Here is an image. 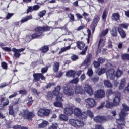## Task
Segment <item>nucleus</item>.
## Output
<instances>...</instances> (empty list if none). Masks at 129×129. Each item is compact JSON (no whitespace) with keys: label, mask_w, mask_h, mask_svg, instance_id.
Listing matches in <instances>:
<instances>
[{"label":"nucleus","mask_w":129,"mask_h":129,"mask_svg":"<svg viewBox=\"0 0 129 129\" xmlns=\"http://www.w3.org/2000/svg\"><path fill=\"white\" fill-rule=\"evenodd\" d=\"M122 107L123 108L119 113L120 118L117 119V123H118V127L119 129H122L123 126L125 125V119H124V117L127 115L126 112L129 111V107L125 104H123Z\"/></svg>","instance_id":"1"},{"label":"nucleus","mask_w":129,"mask_h":129,"mask_svg":"<svg viewBox=\"0 0 129 129\" xmlns=\"http://www.w3.org/2000/svg\"><path fill=\"white\" fill-rule=\"evenodd\" d=\"M60 90H61V86H57L55 88V90L53 91V95L57 96L56 98V100L57 101L62 100V98H63V94L62 93H60Z\"/></svg>","instance_id":"2"},{"label":"nucleus","mask_w":129,"mask_h":129,"mask_svg":"<svg viewBox=\"0 0 129 129\" xmlns=\"http://www.w3.org/2000/svg\"><path fill=\"white\" fill-rule=\"evenodd\" d=\"M70 124L73 125V126H75V127H79L80 126H83L84 125V122L83 121L74 119H71L69 120Z\"/></svg>","instance_id":"3"},{"label":"nucleus","mask_w":129,"mask_h":129,"mask_svg":"<svg viewBox=\"0 0 129 129\" xmlns=\"http://www.w3.org/2000/svg\"><path fill=\"white\" fill-rule=\"evenodd\" d=\"M23 113L19 114V115H22L26 119L31 120L33 117H35V114L33 112H29L28 110H24Z\"/></svg>","instance_id":"4"},{"label":"nucleus","mask_w":129,"mask_h":129,"mask_svg":"<svg viewBox=\"0 0 129 129\" xmlns=\"http://www.w3.org/2000/svg\"><path fill=\"white\" fill-rule=\"evenodd\" d=\"M85 102L88 108H92V107H94L96 105V101L92 98H87L85 100Z\"/></svg>","instance_id":"5"},{"label":"nucleus","mask_w":129,"mask_h":129,"mask_svg":"<svg viewBox=\"0 0 129 129\" xmlns=\"http://www.w3.org/2000/svg\"><path fill=\"white\" fill-rule=\"evenodd\" d=\"M37 114L38 115L41 117L49 116L50 114V110L41 108L38 110Z\"/></svg>","instance_id":"6"},{"label":"nucleus","mask_w":129,"mask_h":129,"mask_svg":"<svg viewBox=\"0 0 129 129\" xmlns=\"http://www.w3.org/2000/svg\"><path fill=\"white\" fill-rule=\"evenodd\" d=\"M63 92L65 95H67L68 96H73V94H74L73 89L67 87L63 88Z\"/></svg>","instance_id":"7"},{"label":"nucleus","mask_w":129,"mask_h":129,"mask_svg":"<svg viewBox=\"0 0 129 129\" xmlns=\"http://www.w3.org/2000/svg\"><path fill=\"white\" fill-rule=\"evenodd\" d=\"M65 108L64 109V113L67 115H71L73 113V108L68 104L64 105Z\"/></svg>","instance_id":"8"},{"label":"nucleus","mask_w":129,"mask_h":129,"mask_svg":"<svg viewBox=\"0 0 129 129\" xmlns=\"http://www.w3.org/2000/svg\"><path fill=\"white\" fill-rule=\"evenodd\" d=\"M115 96V97L113 100V104L114 106L118 105V103H119V101H120V92H116Z\"/></svg>","instance_id":"9"},{"label":"nucleus","mask_w":129,"mask_h":129,"mask_svg":"<svg viewBox=\"0 0 129 129\" xmlns=\"http://www.w3.org/2000/svg\"><path fill=\"white\" fill-rule=\"evenodd\" d=\"M94 120L96 122H105V121H107V118L106 116H97L94 118Z\"/></svg>","instance_id":"10"},{"label":"nucleus","mask_w":129,"mask_h":129,"mask_svg":"<svg viewBox=\"0 0 129 129\" xmlns=\"http://www.w3.org/2000/svg\"><path fill=\"white\" fill-rule=\"evenodd\" d=\"M12 52L14 53V57L16 58H19L21 56V52H24L25 51V48H21L19 49H17L15 48H13L12 50Z\"/></svg>","instance_id":"11"},{"label":"nucleus","mask_w":129,"mask_h":129,"mask_svg":"<svg viewBox=\"0 0 129 129\" xmlns=\"http://www.w3.org/2000/svg\"><path fill=\"white\" fill-rule=\"evenodd\" d=\"M85 91H86L87 94H89L90 96H91L93 94V90L92 87L90 86L89 84H86L84 87Z\"/></svg>","instance_id":"12"},{"label":"nucleus","mask_w":129,"mask_h":129,"mask_svg":"<svg viewBox=\"0 0 129 129\" xmlns=\"http://www.w3.org/2000/svg\"><path fill=\"white\" fill-rule=\"evenodd\" d=\"M104 95H105V93L102 90H98L95 93V97L96 98H102V97H104Z\"/></svg>","instance_id":"13"},{"label":"nucleus","mask_w":129,"mask_h":129,"mask_svg":"<svg viewBox=\"0 0 129 129\" xmlns=\"http://www.w3.org/2000/svg\"><path fill=\"white\" fill-rule=\"evenodd\" d=\"M106 75L108 78L110 79H113L114 78L115 75H114V70L110 69L106 72Z\"/></svg>","instance_id":"14"},{"label":"nucleus","mask_w":129,"mask_h":129,"mask_svg":"<svg viewBox=\"0 0 129 129\" xmlns=\"http://www.w3.org/2000/svg\"><path fill=\"white\" fill-rule=\"evenodd\" d=\"M35 32H46L47 31H50V27L46 26L45 27L39 26L35 28Z\"/></svg>","instance_id":"15"},{"label":"nucleus","mask_w":129,"mask_h":129,"mask_svg":"<svg viewBox=\"0 0 129 129\" xmlns=\"http://www.w3.org/2000/svg\"><path fill=\"white\" fill-rule=\"evenodd\" d=\"M33 77L36 81H39L40 78L42 79V80H45V79H46V78H45V77L43 76V74L41 73H36L33 74Z\"/></svg>","instance_id":"16"},{"label":"nucleus","mask_w":129,"mask_h":129,"mask_svg":"<svg viewBox=\"0 0 129 129\" xmlns=\"http://www.w3.org/2000/svg\"><path fill=\"white\" fill-rule=\"evenodd\" d=\"M84 92L83 89H82V87L80 86H76L75 88V93L76 94H82Z\"/></svg>","instance_id":"17"},{"label":"nucleus","mask_w":129,"mask_h":129,"mask_svg":"<svg viewBox=\"0 0 129 129\" xmlns=\"http://www.w3.org/2000/svg\"><path fill=\"white\" fill-rule=\"evenodd\" d=\"M105 43V39H100L99 42V44H98V51H99V52H100L101 51V47H103V46H104V44Z\"/></svg>","instance_id":"18"},{"label":"nucleus","mask_w":129,"mask_h":129,"mask_svg":"<svg viewBox=\"0 0 129 129\" xmlns=\"http://www.w3.org/2000/svg\"><path fill=\"white\" fill-rule=\"evenodd\" d=\"M118 31L122 39H124V38H126V34H125V32H124V30H123V29H121V28L120 27H118Z\"/></svg>","instance_id":"19"},{"label":"nucleus","mask_w":129,"mask_h":129,"mask_svg":"<svg viewBox=\"0 0 129 129\" xmlns=\"http://www.w3.org/2000/svg\"><path fill=\"white\" fill-rule=\"evenodd\" d=\"M1 101L3 103V107H5V106H8L9 103H10V101H9V99H6V98L5 97L2 98L1 99Z\"/></svg>","instance_id":"20"},{"label":"nucleus","mask_w":129,"mask_h":129,"mask_svg":"<svg viewBox=\"0 0 129 129\" xmlns=\"http://www.w3.org/2000/svg\"><path fill=\"white\" fill-rule=\"evenodd\" d=\"M99 21V16L95 15L93 20V21L92 23V26L93 27H96L97 25V23Z\"/></svg>","instance_id":"21"},{"label":"nucleus","mask_w":129,"mask_h":129,"mask_svg":"<svg viewBox=\"0 0 129 129\" xmlns=\"http://www.w3.org/2000/svg\"><path fill=\"white\" fill-rule=\"evenodd\" d=\"M47 125H49V122L44 120L38 125V127L39 128H44V127H46Z\"/></svg>","instance_id":"22"},{"label":"nucleus","mask_w":129,"mask_h":129,"mask_svg":"<svg viewBox=\"0 0 129 129\" xmlns=\"http://www.w3.org/2000/svg\"><path fill=\"white\" fill-rule=\"evenodd\" d=\"M125 83H126V81L125 80V79L123 78L121 79V82L120 84V86L119 87V89L120 90H121V89H123V87L125 86Z\"/></svg>","instance_id":"23"},{"label":"nucleus","mask_w":129,"mask_h":129,"mask_svg":"<svg viewBox=\"0 0 129 129\" xmlns=\"http://www.w3.org/2000/svg\"><path fill=\"white\" fill-rule=\"evenodd\" d=\"M74 114L77 117H79L80 116V114H81V110L78 108H76L74 110Z\"/></svg>","instance_id":"24"},{"label":"nucleus","mask_w":129,"mask_h":129,"mask_svg":"<svg viewBox=\"0 0 129 129\" xmlns=\"http://www.w3.org/2000/svg\"><path fill=\"white\" fill-rule=\"evenodd\" d=\"M9 114V115H14L15 114V112L14 111V106L9 105L8 107Z\"/></svg>","instance_id":"25"},{"label":"nucleus","mask_w":129,"mask_h":129,"mask_svg":"<svg viewBox=\"0 0 129 129\" xmlns=\"http://www.w3.org/2000/svg\"><path fill=\"white\" fill-rule=\"evenodd\" d=\"M112 21H118L119 20V14L114 13L111 16Z\"/></svg>","instance_id":"26"},{"label":"nucleus","mask_w":129,"mask_h":129,"mask_svg":"<svg viewBox=\"0 0 129 129\" xmlns=\"http://www.w3.org/2000/svg\"><path fill=\"white\" fill-rule=\"evenodd\" d=\"M75 72L73 70H70L68 72H67L66 73V76L68 77H74V76L75 75Z\"/></svg>","instance_id":"27"},{"label":"nucleus","mask_w":129,"mask_h":129,"mask_svg":"<svg viewBox=\"0 0 129 129\" xmlns=\"http://www.w3.org/2000/svg\"><path fill=\"white\" fill-rule=\"evenodd\" d=\"M31 19H33V17H32V15L27 16L22 19V20H21V22L25 23V22H27V21H29V20H31Z\"/></svg>","instance_id":"28"},{"label":"nucleus","mask_w":129,"mask_h":129,"mask_svg":"<svg viewBox=\"0 0 129 129\" xmlns=\"http://www.w3.org/2000/svg\"><path fill=\"white\" fill-rule=\"evenodd\" d=\"M60 67V63L55 62L53 65V70L55 72H58L59 70V67Z\"/></svg>","instance_id":"29"},{"label":"nucleus","mask_w":129,"mask_h":129,"mask_svg":"<svg viewBox=\"0 0 129 129\" xmlns=\"http://www.w3.org/2000/svg\"><path fill=\"white\" fill-rule=\"evenodd\" d=\"M53 105L55 106V107H60L62 108L63 107V103L61 102L56 101L53 103Z\"/></svg>","instance_id":"30"},{"label":"nucleus","mask_w":129,"mask_h":129,"mask_svg":"<svg viewBox=\"0 0 129 129\" xmlns=\"http://www.w3.org/2000/svg\"><path fill=\"white\" fill-rule=\"evenodd\" d=\"M109 31V28H107L105 30H103L102 33L100 34V37H104V36L107 35L108 31Z\"/></svg>","instance_id":"31"},{"label":"nucleus","mask_w":129,"mask_h":129,"mask_svg":"<svg viewBox=\"0 0 129 129\" xmlns=\"http://www.w3.org/2000/svg\"><path fill=\"white\" fill-rule=\"evenodd\" d=\"M77 46L80 50H82V49L85 47V44H84L82 42H78Z\"/></svg>","instance_id":"32"},{"label":"nucleus","mask_w":129,"mask_h":129,"mask_svg":"<svg viewBox=\"0 0 129 129\" xmlns=\"http://www.w3.org/2000/svg\"><path fill=\"white\" fill-rule=\"evenodd\" d=\"M105 86H106L107 87H108L109 88H110V87H112V85L109 82L108 80H105L104 82Z\"/></svg>","instance_id":"33"},{"label":"nucleus","mask_w":129,"mask_h":129,"mask_svg":"<svg viewBox=\"0 0 129 129\" xmlns=\"http://www.w3.org/2000/svg\"><path fill=\"white\" fill-rule=\"evenodd\" d=\"M71 48L70 46L66 47H63L62 48H61V51H59V54H62V53L64 52H66V51L69 50Z\"/></svg>","instance_id":"34"},{"label":"nucleus","mask_w":129,"mask_h":129,"mask_svg":"<svg viewBox=\"0 0 129 129\" xmlns=\"http://www.w3.org/2000/svg\"><path fill=\"white\" fill-rule=\"evenodd\" d=\"M79 117L81 118V119L86 118V117H87V114L85 112L81 113Z\"/></svg>","instance_id":"35"},{"label":"nucleus","mask_w":129,"mask_h":129,"mask_svg":"<svg viewBox=\"0 0 129 129\" xmlns=\"http://www.w3.org/2000/svg\"><path fill=\"white\" fill-rule=\"evenodd\" d=\"M111 34L113 37H117V32L116 29L114 28L111 31Z\"/></svg>","instance_id":"36"},{"label":"nucleus","mask_w":129,"mask_h":129,"mask_svg":"<svg viewBox=\"0 0 129 129\" xmlns=\"http://www.w3.org/2000/svg\"><path fill=\"white\" fill-rule=\"evenodd\" d=\"M42 35V33H34L31 36V38L32 39H36V38H39V37H41Z\"/></svg>","instance_id":"37"},{"label":"nucleus","mask_w":129,"mask_h":129,"mask_svg":"<svg viewBox=\"0 0 129 129\" xmlns=\"http://www.w3.org/2000/svg\"><path fill=\"white\" fill-rule=\"evenodd\" d=\"M45 15H46V11L45 10L41 11L39 13H38V17H40V18H42V17H44V16H45Z\"/></svg>","instance_id":"38"},{"label":"nucleus","mask_w":129,"mask_h":129,"mask_svg":"<svg viewBox=\"0 0 129 129\" xmlns=\"http://www.w3.org/2000/svg\"><path fill=\"white\" fill-rule=\"evenodd\" d=\"M87 74L88 76H92L93 74V71L92 70V69L91 68L88 69Z\"/></svg>","instance_id":"39"},{"label":"nucleus","mask_w":129,"mask_h":129,"mask_svg":"<svg viewBox=\"0 0 129 129\" xmlns=\"http://www.w3.org/2000/svg\"><path fill=\"white\" fill-rule=\"evenodd\" d=\"M59 118H60V119H62V120H64L65 121H66V120H68V117H67V116H66L64 114L60 115Z\"/></svg>","instance_id":"40"},{"label":"nucleus","mask_w":129,"mask_h":129,"mask_svg":"<svg viewBox=\"0 0 129 129\" xmlns=\"http://www.w3.org/2000/svg\"><path fill=\"white\" fill-rule=\"evenodd\" d=\"M120 28H123V29H127L128 24L126 23H122L119 25Z\"/></svg>","instance_id":"41"},{"label":"nucleus","mask_w":129,"mask_h":129,"mask_svg":"<svg viewBox=\"0 0 129 129\" xmlns=\"http://www.w3.org/2000/svg\"><path fill=\"white\" fill-rule=\"evenodd\" d=\"M122 75V71L120 70H117L116 72V77H120Z\"/></svg>","instance_id":"42"},{"label":"nucleus","mask_w":129,"mask_h":129,"mask_svg":"<svg viewBox=\"0 0 129 129\" xmlns=\"http://www.w3.org/2000/svg\"><path fill=\"white\" fill-rule=\"evenodd\" d=\"M58 128V124L54 123L52 124L51 125L48 127V129H57Z\"/></svg>","instance_id":"43"},{"label":"nucleus","mask_w":129,"mask_h":129,"mask_svg":"<svg viewBox=\"0 0 129 129\" xmlns=\"http://www.w3.org/2000/svg\"><path fill=\"white\" fill-rule=\"evenodd\" d=\"M46 97L48 99H52L53 98V94H52V92H49L47 93Z\"/></svg>","instance_id":"44"},{"label":"nucleus","mask_w":129,"mask_h":129,"mask_svg":"<svg viewBox=\"0 0 129 129\" xmlns=\"http://www.w3.org/2000/svg\"><path fill=\"white\" fill-rule=\"evenodd\" d=\"M121 57L123 60H129V54H122Z\"/></svg>","instance_id":"45"},{"label":"nucleus","mask_w":129,"mask_h":129,"mask_svg":"<svg viewBox=\"0 0 129 129\" xmlns=\"http://www.w3.org/2000/svg\"><path fill=\"white\" fill-rule=\"evenodd\" d=\"M78 81H79V79L78 78H76L75 79H74L72 81H70L71 83L76 84L78 83Z\"/></svg>","instance_id":"46"},{"label":"nucleus","mask_w":129,"mask_h":129,"mask_svg":"<svg viewBox=\"0 0 129 129\" xmlns=\"http://www.w3.org/2000/svg\"><path fill=\"white\" fill-rule=\"evenodd\" d=\"M41 51H42L43 53H46V52H48V51H49V47H48V46H45L42 48Z\"/></svg>","instance_id":"47"},{"label":"nucleus","mask_w":129,"mask_h":129,"mask_svg":"<svg viewBox=\"0 0 129 129\" xmlns=\"http://www.w3.org/2000/svg\"><path fill=\"white\" fill-rule=\"evenodd\" d=\"M107 16V13L106 12V10H105L102 14V18L103 20H105L106 19V17Z\"/></svg>","instance_id":"48"},{"label":"nucleus","mask_w":129,"mask_h":129,"mask_svg":"<svg viewBox=\"0 0 129 129\" xmlns=\"http://www.w3.org/2000/svg\"><path fill=\"white\" fill-rule=\"evenodd\" d=\"M13 128H14V129H18V128H21V129H28V128L27 127H22L20 125H15L13 126Z\"/></svg>","instance_id":"49"},{"label":"nucleus","mask_w":129,"mask_h":129,"mask_svg":"<svg viewBox=\"0 0 129 129\" xmlns=\"http://www.w3.org/2000/svg\"><path fill=\"white\" fill-rule=\"evenodd\" d=\"M105 71H106V69L105 68L101 69L100 71L98 72L99 75H101V74H103V73H105Z\"/></svg>","instance_id":"50"},{"label":"nucleus","mask_w":129,"mask_h":129,"mask_svg":"<svg viewBox=\"0 0 129 129\" xmlns=\"http://www.w3.org/2000/svg\"><path fill=\"white\" fill-rule=\"evenodd\" d=\"M112 106H114V105H113V103H107L106 105V107L107 108H110V107H112Z\"/></svg>","instance_id":"51"},{"label":"nucleus","mask_w":129,"mask_h":129,"mask_svg":"<svg viewBox=\"0 0 129 129\" xmlns=\"http://www.w3.org/2000/svg\"><path fill=\"white\" fill-rule=\"evenodd\" d=\"M32 9L33 11H38L39 9H40V6L39 5H34Z\"/></svg>","instance_id":"52"},{"label":"nucleus","mask_w":129,"mask_h":129,"mask_svg":"<svg viewBox=\"0 0 129 129\" xmlns=\"http://www.w3.org/2000/svg\"><path fill=\"white\" fill-rule=\"evenodd\" d=\"M2 50H4V51H6V52H11V51H12V49L9 47H2Z\"/></svg>","instance_id":"53"},{"label":"nucleus","mask_w":129,"mask_h":129,"mask_svg":"<svg viewBox=\"0 0 129 129\" xmlns=\"http://www.w3.org/2000/svg\"><path fill=\"white\" fill-rule=\"evenodd\" d=\"M94 66L95 68H97V67H99V66H100V63L98 61H94Z\"/></svg>","instance_id":"54"},{"label":"nucleus","mask_w":129,"mask_h":129,"mask_svg":"<svg viewBox=\"0 0 129 129\" xmlns=\"http://www.w3.org/2000/svg\"><path fill=\"white\" fill-rule=\"evenodd\" d=\"M87 113L90 117H93V113L91 112V111L88 110Z\"/></svg>","instance_id":"55"},{"label":"nucleus","mask_w":129,"mask_h":129,"mask_svg":"<svg viewBox=\"0 0 129 129\" xmlns=\"http://www.w3.org/2000/svg\"><path fill=\"white\" fill-rule=\"evenodd\" d=\"M71 59H72V60H73V61H76V60L78 59V56H77L75 55H73L71 56Z\"/></svg>","instance_id":"56"},{"label":"nucleus","mask_w":129,"mask_h":129,"mask_svg":"<svg viewBox=\"0 0 129 129\" xmlns=\"http://www.w3.org/2000/svg\"><path fill=\"white\" fill-rule=\"evenodd\" d=\"M14 16V14L13 13H8L7 14V16H6L7 20H9V19H10L11 17H13Z\"/></svg>","instance_id":"57"},{"label":"nucleus","mask_w":129,"mask_h":129,"mask_svg":"<svg viewBox=\"0 0 129 129\" xmlns=\"http://www.w3.org/2000/svg\"><path fill=\"white\" fill-rule=\"evenodd\" d=\"M104 59L102 58H99L98 59V62H99L100 64H102V63H104Z\"/></svg>","instance_id":"58"},{"label":"nucleus","mask_w":129,"mask_h":129,"mask_svg":"<svg viewBox=\"0 0 129 129\" xmlns=\"http://www.w3.org/2000/svg\"><path fill=\"white\" fill-rule=\"evenodd\" d=\"M69 18L71 20V21H74V15L70 13L69 14Z\"/></svg>","instance_id":"59"},{"label":"nucleus","mask_w":129,"mask_h":129,"mask_svg":"<svg viewBox=\"0 0 129 129\" xmlns=\"http://www.w3.org/2000/svg\"><path fill=\"white\" fill-rule=\"evenodd\" d=\"M32 92H33V93H35L36 94H37V95H39V94H40V93L38 92V91L37 90V89L35 88H32Z\"/></svg>","instance_id":"60"},{"label":"nucleus","mask_w":129,"mask_h":129,"mask_svg":"<svg viewBox=\"0 0 129 129\" xmlns=\"http://www.w3.org/2000/svg\"><path fill=\"white\" fill-rule=\"evenodd\" d=\"M7 85L8 84L6 83L0 84V89L1 88H4V87H6V86H7Z\"/></svg>","instance_id":"61"},{"label":"nucleus","mask_w":129,"mask_h":129,"mask_svg":"<svg viewBox=\"0 0 129 129\" xmlns=\"http://www.w3.org/2000/svg\"><path fill=\"white\" fill-rule=\"evenodd\" d=\"M63 75V72L59 71L56 75V77H61Z\"/></svg>","instance_id":"62"},{"label":"nucleus","mask_w":129,"mask_h":129,"mask_svg":"<svg viewBox=\"0 0 129 129\" xmlns=\"http://www.w3.org/2000/svg\"><path fill=\"white\" fill-rule=\"evenodd\" d=\"M25 40L26 42H30V41L31 40V36L29 35H27L26 37L25 38Z\"/></svg>","instance_id":"63"},{"label":"nucleus","mask_w":129,"mask_h":129,"mask_svg":"<svg viewBox=\"0 0 129 129\" xmlns=\"http://www.w3.org/2000/svg\"><path fill=\"white\" fill-rule=\"evenodd\" d=\"M2 67H3L4 69H7V67H8V66L7 65V63L6 62H2Z\"/></svg>","instance_id":"64"}]
</instances>
